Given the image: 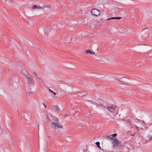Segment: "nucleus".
Instances as JSON below:
<instances>
[{
  "label": "nucleus",
  "instance_id": "nucleus-19",
  "mask_svg": "<svg viewBox=\"0 0 152 152\" xmlns=\"http://www.w3.org/2000/svg\"><path fill=\"white\" fill-rule=\"evenodd\" d=\"M49 90H50V91H51L52 92H53V91H52L49 88Z\"/></svg>",
  "mask_w": 152,
  "mask_h": 152
},
{
  "label": "nucleus",
  "instance_id": "nucleus-1",
  "mask_svg": "<svg viewBox=\"0 0 152 152\" xmlns=\"http://www.w3.org/2000/svg\"><path fill=\"white\" fill-rule=\"evenodd\" d=\"M53 121L51 124V127L54 129H57L58 128L63 129L62 125L59 124L58 119L56 118H54L53 119Z\"/></svg>",
  "mask_w": 152,
  "mask_h": 152
},
{
  "label": "nucleus",
  "instance_id": "nucleus-2",
  "mask_svg": "<svg viewBox=\"0 0 152 152\" xmlns=\"http://www.w3.org/2000/svg\"><path fill=\"white\" fill-rule=\"evenodd\" d=\"M25 77V80L27 83L28 84L34 85V82L32 77L28 73L24 75Z\"/></svg>",
  "mask_w": 152,
  "mask_h": 152
},
{
  "label": "nucleus",
  "instance_id": "nucleus-22",
  "mask_svg": "<svg viewBox=\"0 0 152 152\" xmlns=\"http://www.w3.org/2000/svg\"><path fill=\"white\" fill-rule=\"evenodd\" d=\"M101 150H102V151H103V149H101Z\"/></svg>",
  "mask_w": 152,
  "mask_h": 152
},
{
  "label": "nucleus",
  "instance_id": "nucleus-5",
  "mask_svg": "<svg viewBox=\"0 0 152 152\" xmlns=\"http://www.w3.org/2000/svg\"><path fill=\"white\" fill-rule=\"evenodd\" d=\"M42 8L39 6L33 5L32 6V7H31L30 9L32 11H36L37 10L42 9Z\"/></svg>",
  "mask_w": 152,
  "mask_h": 152
},
{
  "label": "nucleus",
  "instance_id": "nucleus-23",
  "mask_svg": "<svg viewBox=\"0 0 152 152\" xmlns=\"http://www.w3.org/2000/svg\"><path fill=\"white\" fill-rule=\"evenodd\" d=\"M99 152H103V151H99Z\"/></svg>",
  "mask_w": 152,
  "mask_h": 152
},
{
  "label": "nucleus",
  "instance_id": "nucleus-10",
  "mask_svg": "<svg viewBox=\"0 0 152 152\" xmlns=\"http://www.w3.org/2000/svg\"><path fill=\"white\" fill-rule=\"evenodd\" d=\"M121 18L120 17H112V18H108V19H120Z\"/></svg>",
  "mask_w": 152,
  "mask_h": 152
},
{
  "label": "nucleus",
  "instance_id": "nucleus-4",
  "mask_svg": "<svg viewBox=\"0 0 152 152\" xmlns=\"http://www.w3.org/2000/svg\"><path fill=\"white\" fill-rule=\"evenodd\" d=\"M116 107L115 106L112 105L107 107L106 109H107L109 112L113 113H115L116 111Z\"/></svg>",
  "mask_w": 152,
  "mask_h": 152
},
{
  "label": "nucleus",
  "instance_id": "nucleus-12",
  "mask_svg": "<svg viewBox=\"0 0 152 152\" xmlns=\"http://www.w3.org/2000/svg\"><path fill=\"white\" fill-rule=\"evenodd\" d=\"M51 6L50 5L44 6L43 7V8H50Z\"/></svg>",
  "mask_w": 152,
  "mask_h": 152
},
{
  "label": "nucleus",
  "instance_id": "nucleus-18",
  "mask_svg": "<svg viewBox=\"0 0 152 152\" xmlns=\"http://www.w3.org/2000/svg\"><path fill=\"white\" fill-rule=\"evenodd\" d=\"M52 93H53V94H54V95H56V93H55V92H53V91L52 92Z\"/></svg>",
  "mask_w": 152,
  "mask_h": 152
},
{
  "label": "nucleus",
  "instance_id": "nucleus-20",
  "mask_svg": "<svg viewBox=\"0 0 152 152\" xmlns=\"http://www.w3.org/2000/svg\"><path fill=\"white\" fill-rule=\"evenodd\" d=\"M47 118L49 120V118L48 116H47Z\"/></svg>",
  "mask_w": 152,
  "mask_h": 152
},
{
  "label": "nucleus",
  "instance_id": "nucleus-17",
  "mask_svg": "<svg viewBox=\"0 0 152 152\" xmlns=\"http://www.w3.org/2000/svg\"><path fill=\"white\" fill-rule=\"evenodd\" d=\"M43 105L44 106L45 108H46V105L44 104H43Z\"/></svg>",
  "mask_w": 152,
  "mask_h": 152
},
{
  "label": "nucleus",
  "instance_id": "nucleus-16",
  "mask_svg": "<svg viewBox=\"0 0 152 152\" xmlns=\"http://www.w3.org/2000/svg\"><path fill=\"white\" fill-rule=\"evenodd\" d=\"M136 128H137V131H139V129H140L139 128V127H136Z\"/></svg>",
  "mask_w": 152,
  "mask_h": 152
},
{
  "label": "nucleus",
  "instance_id": "nucleus-8",
  "mask_svg": "<svg viewBox=\"0 0 152 152\" xmlns=\"http://www.w3.org/2000/svg\"><path fill=\"white\" fill-rule=\"evenodd\" d=\"M33 73L34 75L36 77L37 79H39V80H41V78L38 76L36 72H33Z\"/></svg>",
  "mask_w": 152,
  "mask_h": 152
},
{
  "label": "nucleus",
  "instance_id": "nucleus-21",
  "mask_svg": "<svg viewBox=\"0 0 152 152\" xmlns=\"http://www.w3.org/2000/svg\"><path fill=\"white\" fill-rule=\"evenodd\" d=\"M116 80H118V81H120V80H118V79H116Z\"/></svg>",
  "mask_w": 152,
  "mask_h": 152
},
{
  "label": "nucleus",
  "instance_id": "nucleus-7",
  "mask_svg": "<svg viewBox=\"0 0 152 152\" xmlns=\"http://www.w3.org/2000/svg\"><path fill=\"white\" fill-rule=\"evenodd\" d=\"M85 54H90L93 55H95V53L94 52L91 51L90 50H87L85 51Z\"/></svg>",
  "mask_w": 152,
  "mask_h": 152
},
{
  "label": "nucleus",
  "instance_id": "nucleus-3",
  "mask_svg": "<svg viewBox=\"0 0 152 152\" xmlns=\"http://www.w3.org/2000/svg\"><path fill=\"white\" fill-rule=\"evenodd\" d=\"M111 141L112 142V146L114 148L121 145V143L116 138H111Z\"/></svg>",
  "mask_w": 152,
  "mask_h": 152
},
{
  "label": "nucleus",
  "instance_id": "nucleus-14",
  "mask_svg": "<svg viewBox=\"0 0 152 152\" xmlns=\"http://www.w3.org/2000/svg\"><path fill=\"white\" fill-rule=\"evenodd\" d=\"M117 134H114L112 135H111L110 136L113 137H115L117 136Z\"/></svg>",
  "mask_w": 152,
  "mask_h": 152
},
{
  "label": "nucleus",
  "instance_id": "nucleus-11",
  "mask_svg": "<svg viewBox=\"0 0 152 152\" xmlns=\"http://www.w3.org/2000/svg\"><path fill=\"white\" fill-rule=\"evenodd\" d=\"M96 145H97V146H98V147L100 149H101V147H100V145H100V143L99 142H96Z\"/></svg>",
  "mask_w": 152,
  "mask_h": 152
},
{
  "label": "nucleus",
  "instance_id": "nucleus-6",
  "mask_svg": "<svg viewBox=\"0 0 152 152\" xmlns=\"http://www.w3.org/2000/svg\"><path fill=\"white\" fill-rule=\"evenodd\" d=\"M92 14L95 16H99L100 15L99 11L96 9H93L91 11Z\"/></svg>",
  "mask_w": 152,
  "mask_h": 152
},
{
  "label": "nucleus",
  "instance_id": "nucleus-24",
  "mask_svg": "<svg viewBox=\"0 0 152 152\" xmlns=\"http://www.w3.org/2000/svg\"><path fill=\"white\" fill-rule=\"evenodd\" d=\"M5 1H6L7 0H4Z\"/></svg>",
  "mask_w": 152,
  "mask_h": 152
},
{
  "label": "nucleus",
  "instance_id": "nucleus-15",
  "mask_svg": "<svg viewBox=\"0 0 152 152\" xmlns=\"http://www.w3.org/2000/svg\"><path fill=\"white\" fill-rule=\"evenodd\" d=\"M107 138H110V140L111 141V138H113L112 137L110 136V135H108L107 136Z\"/></svg>",
  "mask_w": 152,
  "mask_h": 152
},
{
  "label": "nucleus",
  "instance_id": "nucleus-9",
  "mask_svg": "<svg viewBox=\"0 0 152 152\" xmlns=\"http://www.w3.org/2000/svg\"><path fill=\"white\" fill-rule=\"evenodd\" d=\"M54 108L55 111H57L60 110V109L59 108L58 106L56 105L54 106Z\"/></svg>",
  "mask_w": 152,
  "mask_h": 152
},
{
  "label": "nucleus",
  "instance_id": "nucleus-13",
  "mask_svg": "<svg viewBox=\"0 0 152 152\" xmlns=\"http://www.w3.org/2000/svg\"><path fill=\"white\" fill-rule=\"evenodd\" d=\"M100 105L102 107V108L103 109H105V108H107V107H106L105 106H104L102 104H101V105Z\"/></svg>",
  "mask_w": 152,
  "mask_h": 152
}]
</instances>
